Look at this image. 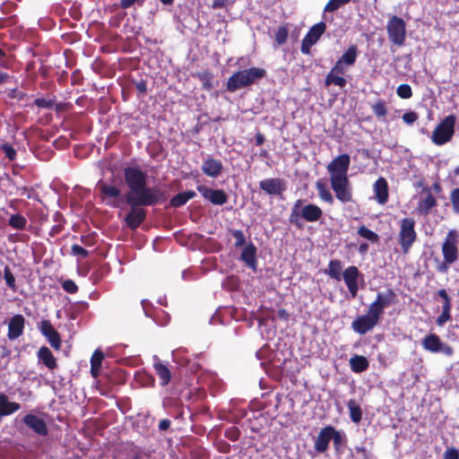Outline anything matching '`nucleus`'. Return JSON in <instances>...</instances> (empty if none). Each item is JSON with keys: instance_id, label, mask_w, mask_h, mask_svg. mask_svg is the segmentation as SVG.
Here are the masks:
<instances>
[{"instance_id": "nucleus-1", "label": "nucleus", "mask_w": 459, "mask_h": 459, "mask_svg": "<svg viewBox=\"0 0 459 459\" xmlns=\"http://www.w3.org/2000/svg\"><path fill=\"white\" fill-rule=\"evenodd\" d=\"M124 178L128 187V192L125 195L126 201H130L134 205L153 206L163 203L167 199L165 191L147 186V174L139 168L126 167L124 169Z\"/></svg>"}, {"instance_id": "nucleus-2", "label": "nucleus", "mask_w": 459, "mask_h": 459, "mask_svg": "<svg viewBox=\"0 0 459 459\" xmlns=\"http://www.w3.org/2000/svg\"><path fill=\"white\" fill-rule=\"evenodd\" d=\"M459 232L455 230H450L441 247L443 261L439 262L436 267L440 273H446L449 266L455 264L459 256L458 250Z\"/></svg>"}, {"instance_id": "nucleus-3", "label": "nucleus", "mask_w": 459, "mask_h": 459, "mask_svg": "<svg viewBox=\"0 0 459 459\" xmlns=\"http://www.w3.org/2000/svg\"><path fill=\"white\" fill-rule=\"evenodd\" d=\"M266 71L264 68L251 67L234 73L229 77L226 87L230 92H234L241 88L247 87L256 81L264 78Z\"/></svg>"}, {"instance_id": "nucleus-4", "label": "nucleus", "mask_w": 459, "mask_h": 459, "mask_svg": "<svg viewBox=\"0 0 459 459\" xmlns=\"http://www.w3.org/2000/svg\"><path fill=\"white\" fill-rule=\"evenodd\" d=\"M302 202L301 199H299L294 203L289 218L290 222L298 227L300 226V220L307 222H316L323 216V211L318 205L307 204L302 207Z\"/></svg>"}, {"instance_id": "nucleus-5", "label": "nucleus", "mask_w": 459, "mask_h": 459, "mask_svg": "<svg viewBox=\"0 0 459 459\" xmlns=\"http://www.w3.org/2000/svg\"><path fill=\"white\" fill-rule=\"evenodd\" d=\"M455 122L456 117L454 114H450L443 118L432 132V143L438 146L449 143L455 134Z\"/></svg>"}, {"instance_id": "nucleus-6", "label": "nucleus", "mask_w": 459, "mask_h": 459, "mask_svg": "<svg viewBox=\"0 0 459 459\" xmlns=\"http://www.w3.org/2000/svg\"><path fill=\"white\" fill-rule=\"evenodd\" d=\"M415 220L413 218H403L400 221L398 242L403 254H407L417 239L415 230Z\"/></svg>"}, {"instance_id": "nucleus-7", "label": "nucleus", "mask_w": 459, "mask_h": 459, "mask_svg": "<svg viewBox=\"0 0 459 459\" xmlns=\"http://www.w3.org/2000/svg\"><path fill=\"white\" fill-rule=\"evenodd\" d=\"M386 31L390 42L401 47L406 39V23L401 17L393 15L387 22Z\"/></svg>"}, {"instance_id": "nucleus-8", "label": "nucleus", "mask_w": 459, "mask_h": 459, "mask_svg": "<svg viewBox=\"0 0 459 459\" xmlns=\"http://www.w3.org/2000/svg\"><path fill=\"white\" fill-rule=\"evenodd\" d=\"M398 302L397 294L393 289H387L384 292H377L376 299L370 303L368 308L382 317L385 309Z\"/></svg>"}, {"instance_id": "nucleus-9", "label": "nucleus", "mask_w": 459, "mask_h": 459, "mask_svg": "<svg viewBox=\"0 0 459 459\" xmlns=\"http://www.w3.org/2000/svg\"><path fill=\"white\" fill-rule=\"evenodd\" d=\"M380 319L381 317L368 308L365 315L357 316L351 322V329L355 333L360 335H364L373 330L375 326L379 323Z\"/></svg>"}, {"instance_id": "nucleus-10", "label": "nucleus", "mask_w": 459, "mask_h": 459, "mask_svg": "<svg viewBox=\"0 0 459 459\" xmlns=\"http://www.w3.org/2000/svg\"><path fill=\"white\" fill-rule=\"evenodd\" d=\"M351 157L347 153L335 157L326 167L331 179L348 178Z\"/></svg>"}, {"instance_id": "nucleus-11", "label": "nucleus", "mask_w": 459, "mask_h": 459, "mask_svg": "<svg viewBox=\"0 0 459 459\" xmlns=\"http://www.w3.org/2000/svg\"><path fill=\"white\" fill-rule=\"evenodd\" d=\"M424 350L433 353L442 352L446 356L454 354V349L447 343L441 341L440 337L436 333L426 335L421 342Z\"/></svg>"}, {"instance_id": "nucleus-12", "label": "nucleus", "mask_w": 459, "mask_h": 459, "mask_svg": "<svg viewBox=\"0 0 459 459\" xmlns=\"http://www.w3.org/2000/svg\"><path fill=\"white\" fill-rule=\"evenodd\" d=\"M325 30L326 24L324 22H320L313 25L302 39L300 46L301 53L308 55L312 46L317 42V40L325 33Z\"/></svg>"}, {"instance_id": "nucleus-13", "label": "nucleus", "mask_w": 459, "mask_h": 459, "mask_svg": "<svg viewBox=\"0 0 459 459\" xmlns=\"http://www.w3.org/2000/svg\"><path fill=\"white\" fill-rule=\"evenodd\" d=\"M126 203L129 205L130 210L124 221L130 230H134L146 220L147 211L140 205H134L130 201H126Z\"/></svg>"}, {"instance_id": "nucleus-14", "label": "nucleus", "mask_w": 459, "mask_h": 459, "mask_svg": "<svg viewBox=\"0 0 459 459\" xmlns=\"http://www.w3.org/2000/svg\"><path fill=\"white\" fill-rule=\"evenodd\" d=\"M196 190L213 205H223L229 200V195L223 189H214L205 185H198Z\"/></svg>"}, {"instance_id": "nucleus-15", "label": "nucleus", "mask_w": 459, "mask_h": 459, "mask_svg": "<svg viewBox=\"0 0 459 459\" xmlns=\"http://www.w3.org/2000/svg\"><path fill=\"white\" fill-rule=\"evenodd\" d=\"M331 187L335 194V197L342 203L352 202V191L348 178L331 179Z\"/></svg>"}, {"instance_id": "nucleus-16", "label": "nucleus", "mask_w": 459, "mask_h": 459, "mask_svg": "<svg viewBox=\"0 0 459 459\" xmlns=\"http://www.w3.org/2000/svg\"><path fill=\"white\" fill-rule=\"evenodd\" d=\"M259 187L269 195L281 196L286 191V181L279 178H265L259 182Z\"/></svg>"}, {"instance_id": "nucleus-17", "label": "nucleus", "mask_w": 459, "mask_h": 459, "mask_svg": "<svg viewBox=\"0 0 459 459\" xmlns=\"http://www.w3.org/2000/svg\"><path fill=\"white\" fill-rule=\"evenodd\" d=\"M342 277L351 296L353 299L356 298L359 291L358 280L359 277L363 279V275L360 273L357 266L351 265L343 271Z\"/></svg>"}, {"instance_id": "nucleus-18", "label": "nucleus", "mask_w": 459, "mask_h": 459, "mask_svg": "<svg viewBox=\"0 0 459 459\" xmlns=\"http://www.w3.org/2000/svg\"><path fill=\"white\" fill-rule=\"evenodd\" d=\"M22 422L27 428L32 430L35 434L40 437H46L48 435V428L44 419L39 416L28 413L22 418Z\"/></svg>"}, {"instance_id": "nucleus-19", "label": "nucleus", "mask_w": 459, "mask_h": 459, "mask_svg": "<svg viewBox=\"0 0 459 459\" xmlns=\"http://www.w3.org/2000/svg\"><path fill=\"white\" fill-rule=\"evenodd\" d=\"M39 331L44 335L50 346L58 351L61 348L62 340L59 333L54 328L49 320H42L39 325Z\"/></svg>"}, {"instance_id": "nucleus-20", "label": "nucleus", "mask_w": 459, "mask_h": 459, "mask_svg": "<svg viewBox=\"0 0 459 459\" xmlns=\"http://www.w3.org/2000/svg\"><path fill=\"white\" fill-rule=\"evenodd\" d=\"M345 74V69L343 67V64L339 62L338 60L332 67L331 71L325 77V85L329 86L331 84H334L339 86L340 88H343L347 84L346 79L343 77Z\"/></svg>"}, {"instance_id": "nucleus-21", "label": "nucleus", "mask_w": 459, "mask_h": 459, "mask_svg": "<svg viewBox=\"0 0 459 459\" xmlns=\"http://www.w3.org/2000/svg\"><path fill=\"white\" fill-rule=\"evenodd\" d=\"M422 194L425 195L420 198L417 204V211L421 215H429L432 209L437 205V198L428 186L423 187Z\"/></svg>"}, {"instance_id": "nucleus-22", "label": "nucleus", "mask_w": 459, "mask_h": 459, "mask_svg": "<svg viewBox=\"0 0 459 459\" xmlns=\"http://www.w3.org/2000/svg\"><path fill=\"white\" fill-rule=\"evenodd\" d=\"M25 318L22 315L17 314L12 316L8 323L7 337L9 340H15L23 334Z\"/></svg>"}, {"instance_id": "nucleus-23", "label": "nucleus", "mask_w": 459, "mask_h": 459, "mask_svg": "<svg viewBox=\"0 0 459 459\" xmlns=\"http://www.w3.org/2000/svg\"><path fill=\"white\" fill-rule=\"evenodd\" d=\"M153 368L155 374L160 379V385L161 386L168 385L172 378L171 371L169 368L168 364H165L163 361H161L157 355L153 356Z\"/></svg>"}, {"instance_id": "nucleus-24", "label": "nucleus", "mask_w": 459, "mask_h": 459, "mask_svg": "<svg viewBox=\"0 0 459 459\" xmlns=\"http://www.w3.org/2000/svg\"><path fill=\"white\" fill-rule=\"evenodd\" d=\"M438 296L443 299L442 312L437 316L436 323L438 326H443L447 321L451 320V299L445 289L437 291Z\"/></svg>"}, {"instance_id": "nucleus-25", "label": "nucleus", "mask_w": 459, "mask_h": 459, "mask_svg": "<svg viewBox=\"0 0 459 459\" xmlns=\"http://www.w3.org/2000/svg\"><path fill=\"white\" fill-rule=\"evenodd\" d=\"M202 171L207 177L216 178H218L223 169L222 162L211 156H208L203 162Z\"/></svg>"}, {"instance_id": "nucleus-26", "label": "nucleus", "mask_w": 459, "mask_h": 459, "mask_svg": "<svg viewBox=\"0 0 459 459\" xmlns=\"http://www.w3.org/2000/svg\"><path fill=\"white\" fill-rule=\"evenodd\" d=\"M333 426L328 425L323 428L315 441L314 448L319 454H324L327 451L329 443L331 441Z\"/></svg>"}, {"instance_id": "nucleus-27", "label": "nucleus", "mask_w": 459, "mask_h": 459, "mask_svg": "<svg viewBox=\"0 0 459 459\" xmlns=\"http://www.w3.org/2000/svg\"><path fill=\"white\" fill-rule=\"evenodd\" d=\"M375 198L379 204H385L389 198L388 184L385 178H378L373 185Z\"/></svg>"}, {"instance_id": "nucleus-28", "label": "nucleus", "mask_w": 459, "mask_h": 459, "mask_svg": "<svg viewBox=\"0 0 459 459\" xmlns=\"http://www.w3.org/2000/svg\"><path fill=\"white\" fill-rule=\"evenodd\" d=\"M257 248L253 242H249L242 250L240 259L241 261L253 271H256L257 260H256Z\"/></svg>"}, {"instance_id": "nucleus-29", "label": "nucleus", "mask_w": 459, "mask_h": 459, "mask_svg": "<svg viewBox=\"0 0 459 459\" xmlns=\"http://www.w3.org/2000/svg\"><path fill=\"white\" fill-rule=\"evenodd\" d=\"M37 355L39 361H41L49 370L52 371L57 368L56 359L47 346L40 347Z\"/></svg>"}, {"instance_id": "nucleus-30", "label": "nucleus", "mask_w": 459, "mask_h": 459, "mask_svg": "<svg viewBox=\"0 0 459 459\" xmlns=\"http://www.w3.org/2000/svg\"><path fill=\"white\" fill-rule=\"evenodd\" d=\"M97 188L99 189L100 195L103 200L107 198H117L121 195V190L117 186L108 185L102 180L98 182Z\"/></svg>"}, {"instance_id": "nucleus-31", "label": "nucleus", "mask_w": 459, "mask_h": 459, "mask_svg": "<svg viewBox=\"0 0 459 459\" xmlns=\"http://www.w3.org/2000/svg\"><path fill=\"white\" fill-rule=\"evenodd\" d=\"M21 405L15 402H10L7 395L0 394V414L4 417L11 415L20 410Z\"/></svg>"}, {"instance_id": "nucleus-32", "label": "nucleus", "mask_w": 459, "mask_h": 459, "mask_svg": "<svg viewBox=\"0 0 459 459\" xmlns=\"http://www.w3.org/2000/svg\"><path fill=\"white\" fill-rule=\"evenodd\" d=\"M350 366L354 373H361L368 368L369 362L366 357L355 354L350 359Z\"/></svg>"}, {"instance_id": "nucleus-33", "label": "nucleus", "mask_w": 459, "mask_h": 459, "mask_svg": "<svg viewBox=\"0 0 459 459\" xmlns=\"http://www.w3.org/2000/svg\"><path fill=\"white\" fill-rule=\"evenodd\" d=\"M195 195L196 194L193 190L178 193L170 199L169 205L174 208H179L185 205L190 199L195 197Z\"/></svg>"}, {"instance_id": "nucleus-34", "label": "nucleus", "mask_w": 459, "mask_h": 459, "mask_svg": "<svg viewBox=\"0 0 459 459\" xmlns=\"http://www.w3.org/2000/svg\"><path fill=\"white\" fill-rule=\"evenodd\" d=\"M347 407L350 412V418L353 423H359L362 420L363 411L355 399H350L347 402Z\"/></svg>"}, {"instance_id": "nucleus-35", "label": "nucleus", "mask_w": 459, "mask_h": 459, "mask_svg": "<svg viewBox=\"0 0 459 459\" xmlns=\"http://www.w3.org/2000/svg\"><path fill=\"white\" fill-rule=\"evenodd\" d=\"M193 76L197 78L202 82V88L204 90L210 91L213 88V74L212 72L204 70L194 74Z\"/></svg>"}, {"instance_id": "nucleus-36", "label": "nucleus", "mask_w": 459, "mask_h": 459, "mask_svg": "<svg viewBox=\"0 0 459 459\" xmlns=\"http://www.w3.org/2000/svg\"><path fill=\"white\" fill-rule=\"evenodd\" d=\"M105 377H108L112 385H124L127 380V374L124 369L117 368L106 373Z\"/></svg>"}, {"instance_id": "nucleus-37", "label": "nucleus", "mask_w": 459, "mask_h": 459, "mask_svg": "<svg viewBox=\"0 0 459 459\" xmlns=\"http://www.w3.org/2000/svg\"><path fill=\"white\" fill-rule=\"evenodd\" d=\"M358 52V47L356 45H351L338 61L343 65H352L356 62Z\"/></svg>"}, {"instance_id": "nucleus-38", "label": "nucleus", "mask_w": 459, "mask_h": 459, "mask_svg": "<svg viewBox=\"0 0 459 459\" xmlns=\"http://www.w3.org/2000/svg\"><path fill=\"white\" fill-rule=\"evenodd\" d=\"M316 188L318 193L319 198L328 204H333L334 202L333 196L325 184L321 180L316 181Z\"/></svg>"}, {"instance_id": "nucleus-39", "label": "nucleus", "mask_w": 459, "mask_h": 459, "mask_svg": "<svg viewBox=\"0 0 459 459\" xmlns=\"http://www.w3.org/2000/svg\"><path fill=\"white\" fill-rule=\"evenodd\" d=\"M342 265L340 260H331L328 264L326 273L336 281H341Z\"/></svg>"}, {"instance_id": "nucleus-40", "label": "nucleus", "mask_w": 459, "mask_h": 459, "mask_svg": "<svg viewBox=\"0 0 459 459\" xmlns=\"http://www.w3.org/2000/svg\"><path fill=\"white\" fill-rule=\"evenodd\" d=\"M8 225L13 229L22 230L27 225V219L21 213L12 214L8 219Z\"/></svg>"}, {"instance_id": "nucleus-41", "label": "nucleus", "mask_w": 459, "mask_h": 459, "mask_svg": "<svg viewBox=\"0 0 459 459\" xmlns=\"http://www.w3.org/2000/svg\"><path fill=\"white\" fill-rule=\"evenodd\" d=\"M289 36V28L288 24L281 25L278 27L274 34V43L276 46L280 47L284 45L287 42Z\"/></svg>"}, {"instance_id": "nucleus-42", "label": "nucleus", "mask_w": 459, "mask_h": 459, "mask_svg": "<svg viewBox=\"0 0 459 459\" xmlns=\"http://www.w3.org/2000/svg\"><path fill=\"white\" fill-rule=\"evenodd\" d=\"M371 109L375 116L378 118H385L387 114L386 102L385 100L379 99L371 106Z\"/></svg>"}, {"instance_id": "nucleus-43", "label": "nucleus", "mask_w": 459, "mask_h": 459, "mask_svg": "<svg viewBox=\"0 0 459 459\" xmlns=\"http://www.w3.org/2000/svg\"><path fill=\"white\" fill-rule=\"evenodd\" d=\"M331 440H333L334 450L339 452L345 441V435L333 426Z\"/></svg>"}, {"instance_id": "nucleus-44", "label": "nucleus", "mask_w": 459, "mask_h": 459, "mask_svg": "<svg viewBox=\"0 0 459 459\" xmlns=\"http://www.w3.org/2000/svg\"><path fill=\"white\" fill-rule=\"evenodd\" d=\"M358 234L361 238H366L371 241L372 243H377L379 240L378 235L373 230L368 229L365 225H361L360 227H359Z\"/></svg>"}, {"instance_id": "nucleus-45", "label": "nucleus", "mask_w": 459, "mask_h": 459, "mask_svg": "<svg viewBox=\"0 0 459 459\" xmlns=\"http://www.w3.org/2000/svg\"><path fill=\"white\" fill-rule=\"evenodd\" d=\"M4 278L5 281L6 286L12 290L13 292L17 291V285L15 281V277L11 272V269L8 265H6L4 269Z\"/></svg>"}, {"instance_id": "nucleus-46", "label": "nucleus", "mask_w": 459, "mask_h": 459, "mask_svg": "<svg viewBox=\"0 0 459 459\" xmlns=\"http://www.w3.org/2000/svg\"><path fill=\"white\" fill-rule=\"evenodd\" d=\"M351 1V0H329L324 8V11L328 13L334 12L342 5H344Z\"/></svg>"}, {"instance_id": "nucleus-47", "label": "nucleus", "mask_w": 459, "mask_h": 459, "mask_svg": "<svg viewBox=\"0 0 459 459\" xmlns=\"http://www.w3.org/2000/svg\"><path fill=\"white\" fill-rule=\"evenodd\" d=\"M0 149L2 150L5 158H7L10 161H13L16 159V150L10 143H5L2 144Z\"/></svg>"}, {"instance_id": "nucleus-48", "label": "nucleus", "mask_w": 459, "mask_h": 459, "mask_svg": "<svg viewBox=\"0 0 459 459\" xmlns=\"http://www.w3.org/2000/svg\"><path fill=\"white\" fill-rule=\"evenodd\" d=\"M396 93L401 99H410L412 96V90L409 84L403 83L397 87Z\"/></svg>"}, {"instance_id": "nucleus-49", "label": "nucleus", "mask_w": 459, "mask_h": 459, "mask_svg": "<svg viewBox=\"0 0 459 459\" xmlns=\"http://www.w3.org/2000/svg\"><path fill=\"white\" fill-rule=\"evenodd\" d=\"M453 212L459 214V187L454 188L450 193Z\"/></svg>"}, {"instance_id": "nucleus-50", "label": "nucleus", "mask_w": 459, "mask_h": 459, "mask_svg": "<svg viewBox=\"0 0 459 459\" xmlns=\"http://www.w3.org/2000/svg\"><path fill=\"white\" fill-rule=\"evenodd\" d=\"M231 235L235 238L236 241L234 243L235 247H243L246 244V237L242 230H232L230 231Z\"/></svg>"}, {"instance_id": "nucleus-51", "label": "nucleus", "mask_w": 459, "mask_h": 459, "mask_svg": "<svg viewBox=\"0 0 459 459\" xmlns=\"http://www.w3.org/2000/svg\"><path fill=\"white\" fill-rule=\"evenodd\" d=\"M34 105L42 108H52L55 105V100L51 99L37 98L34 100Z\"/></svg>"}, {"instance_id": "nucleus-52", "label": "nucleus", "mask_w": 459, "mask_h": 459, "mask_svg": "<svg viewBox=\"0 0 459 459\" xmlns=\"http://www.w3.org/2000/svg\"><path fill=\"white\" fill-rule=\"evenodd\" d=\"M62 288L65 291L70 294H74L78 291V286L73 280H65L62 283Z\"/></svg>"}, {"instance_id": "nucleus-53", "label": "nucleus", "mask_w": 459, "mask_h": 459, "mask_svg": "<svg viewBox=\"0 0 459 459\" xmlns=\"http://www.w3.org/2000/svg\"><path fill=\"white\" fill-rule=\"evenodd\" d=\"M402 118L405 124L412 125L413 123H415L418 120L419 116L415 111H409V112L404 113L403 115Z\"/></svg>"}, {"instance_id": "nucleus-54", "label": "nucleus", "mask_w": 459, "mask_h": 459, "mask_svg": "<svg viewBox=\"0 0 459 459\" xmlns=\"http://www.w3.org/2000/svg\"><path fill=\"white\" fill-rule=\"evenodd\" d=\"M71 251L74 255H80L82 258H86L90 254L88 250L77 244L72 246Z\"/></svg>"}, {"instance_id": "nucleus-55", "label": "nucleus", "mask_w": 459, "mask_h": 459, "mask_svg": "<svg viewBox=\"0 0 459 459\" xmlns=\"http://www.w3.org/2000/svg\"><path fill=\"white\" fill-rule=\"evenodd\" d=\"M104 353L100 350H95L91 358V364L102 365Z\"/></svg>"}, {"instance_id": "nucleus-56", "label": "nucleus", "mask_w": 459, "mask_h": 459, "mask_svg": "<svg viewBox=\"0 0 459 459\" xmlns=\"http://www.w3.org/2000/svg\"><path fill=\"white\" fill-rule=\"evenodd\" d=\"M443 459H459V451L455 447H449L445 451Z\"/></svg>"}, {"instance_id": "nucleus-57", "label": "nucleus", "mask_w": 459, "mask_h": 459, "mask_svg": "<svg viewBox=\"0 0 459 459\" xmlns=\"http://www.w3.org/2000/svg\"><path fill=\"white\" fill-rule=\"evenodd\" d=\"M225 436L229 439L236 441L239 438V431L237 428H231L230 429L226 430Z\"/></svg>"}, {"instance_id": "nucleus-58", "label": "nucleus", "mask_w": 459, "mask_h": 459, "mask_svg": "<svg viewBox=\"0 0 459 459\" xmlns=\"http://www.w3.org/2000/svg\"><path fill=\"white\" fill-rule=\"evenodd\" d=\"M135 89L139 95H144L147 92V83L144 80L135 82Z\"/></svg>"}, {"instance_id": "nucleus-59", "label": "nucleus", "mask_w": 459, "mask_h": 459, "mask_svg": "<svg viewBox=\"0 0 459 459\" xmlns=\"http://www.w3.org/2000/svg\"><path fill=\"white\" fill-rule=\"evenodd\" d=\"M101 366L91 364V375L93 378H98L100 376Z\"/></svg>"}, {"instance_id": "nucleus-60", "label": "nucleus", "mask_w": 459, "mask_h": 459, "mask_svg": "<svg viewBox=\"0 0 459 459\" xmlns=\"http://www.w3.org/2000/svg\"><path fill=\"white\" fill-rule=\"evenodd\" d=\"M229 3V0H213L212 8L218 9L226 7Z\"/></svg>"}, {"instance_id": "nucleus-61", "label": "nucleus", "mask_w": 459, "mask_h": 459, "mask_svg": "<svg viewBox=\"0 0 459 459\" xmlns=\"http://www.w3.org/2000/svg\"><path fill=\"white\" fill-rule=\"evenodd\" d=\"M171 421L168 419L161 420L159 423V429L165 431L169 429Z\"/></svg>"}, {"instance_id": "nucleus-62", "label": "nucleus", "mask_w": 459, "mask_h": 459, "mask_svg": "<svg viewBox=\"0 0 459 459\" xmlns=\"http://www.w3.org/2000/svg\"><path fill=\"white\" fill-rule=\"evenodd\" d=\"M277 316L279 318L288 321L290 318V314L285 308H280L277 311Z\"/></svg>"}, {"instance_id": "nucleus-63", "label": "nucleus", "mask_w": 459, "mask_h": 459, "mask_svg": "<svg viewBox=\"0 0 459 459\" xmlns=\"http://www.w3.org/2000/svg\"><path fill=\"white\" fill-rule=\"evenodd\" d=\"M138 0H120V6L123 9H127L134 4Z\"/></svg>"}, {"instance_id": "nucleus-64", "label": "nucleus", "mask_w": 459, "mask_h": 459, "mask_svg": "<svg viewBox=\"0 0 459 459\" xmlns=\"http://www.w3.org/2000/svg\"><path fill=\"white\" fill-rule=\"evenodd\" d=\"M11 78L12 76L9 74L0 71V85L8 82Z\"/></svg>"}]
</instances>
